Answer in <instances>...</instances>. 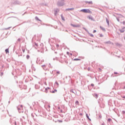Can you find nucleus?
Instances as JSON below:
<instances>
[{
    "mask_svg": "<svg viewBox=\"0 0 125 125\" xmlns=\"http://www.w3.org/2000/svg\"><path fill=\"white\" fill-rule=\"evenodd\" d=\"M64 0H60L58 2V6H63L65 3H64Z\"/></svg>",
    "mask_w": 125,
    "mask_h": 125,
    "instance_id": "1",
    "label": "nucleus"
},
{
    "mask_svg": "<svg viewBox=\"0 0 125 125\" xmlns=\"http://www.w3.org/2000/svg\"><path fill=\"white\" fill-rule=\"evenodd\" d=\"M81 11L84 12V13H91V11L89 9H83L81 10Z\"/></svg>",
    "mask_w": 125,
    "mask_h": 125,
    "instance_id": "2",
    "label": "nucleus"
},
{
    "mask_svg": "<svg viewBox=\"0 0 125 125\" xmlns=\"http://www.w3.org/2000/svg\"><path fill=\"white\" fill-rule=\"evenodd\" d=\"M44 60H42L41 61V60L39 58H37V60L36 61V63L37 64H42V62H44Z\"/></svg>",
    "mask_w": 125,
    "mask_h": 125,
    "instance_id": "3",
    "label": "nucleus"
},
{
    "mask_svg": "<svg viewBox=\"0 0 125 125\" xmlns=\"http://www.w3.org/2000/svg\"><path fill=\"white\" fill-rule=\"evenodd\" d=\"M10 123L13 125H19V123L16 121H10Z\"/></svg>",
    "mask_w": 125,
    "mask_h": 125,
    "instance_id": "4",
    "label": "nucleus"
},
{
    "mask_svg": "<svg viewBox=\"0 0 125 125\" xmlns=\"http://www.w3.org/2000/svg\"><path fill=\"white\" fill-rule=\"evenodd\" d=\"M41 66L44 71H48V68L46 67V65H45V64L42 65Z\"/></svg>",
    "mask_w": 125,
    "mask_h": 125,
    "instance_id": "5",
    "label": "nucleus"
},
{
    "mask_svg": "<svg viewBox=\"0 0 125 125\" xmlns=\"http://www.w3.org/2000/svg\"><path fill=\"white\" fill-rule=\"evenodd\" d=\"M54 72H55L56 76H58V75H60V71L59 70H54Z\"/></svg>",
    "mask_w": 125,
    "mask_h": 125,
    "instance_id": "6",
    "label": "nucleus"
},
{
    "mask_svg": "<svg viewBox=\"0 0 125 125\" xmlns=\"http://www.w3.org/2000/svg\"><path fill=\"white\" fill-rule=\"evenodd\" d=\"M71 26H72V27H74V28H78L79 27H80V25L79 24H71Z\"/></svg>",
    "mask_w": 125,
    "mask_h": 125,
    "instance_id": "7",
    "label": "nucleus"
},
{
    "mask_svg": "<svg viewBox=\"0 0 125 125\" xmlns=\"http://www.w3.org/2000/svg\"><path fill=\"white\" fill-rule=\"evenodd\" d=\"M58 12H59V9H56V10H54V14H55V16H56V15H57Z\"/></svg>",
    "mask_w": 125,
    "mask_h": 125,
    "instance_id": "8",
    "label": "nucleus"
},
{
    "mask_svg": "<svg viewBox=\"0 0 125 125\" xmlns=\"http://www.w3.org/2000/svg\"><path fill=\"white\" fill-rule=\"evenodd\" d=\"M125 27H124L122 29H119L120 33H125Z\"/></svg>",
    "mask_w": 125,
    "mask_h": 125,
    "instance_id": "9",
    "label": "nucleus"
},
{
    "mask_svg": "<svg viewBox=\"0 0 125 125\" xmlns=\"http://www.w3.org/2000/svg\"><path fill=\"white\" fill-rule=\"evenodd\" d=\"M85 3H88L89 4H93V2H92V1H85Z\"/></svg>",
    "mask_w": 125,
    "mask_h": 125,
    "instance_id": "10",
    "label": "nucleus"
},
{
    "mask_svg": "<svg viewBox=\"0 0 125 125\" xmlns=\"http://www.w3.org/2000/svg\"><path fill=\"white\" fill-rule=\"evenodd\" d=\"M55 85L56 87H59V83H58V82H56L55 83Z\"/></svg>",
    "mask_w": 125,
    "mask_h": 125,
    "instance_id": "11",
    "label": "nucleus"
},
{
    "mask_svg": "<svg viewBox=\"0 0 125 125\" xmlns=\"http://www.w3.org/2000/svg\"><path fill=\"white\" fill-rule=\"evenodd\" d=\"M106 23L108 25V26H110V23H109V20L108 19H107V18H106Z\"/></svg>",
    "mask_w": 125,
    "mask_h": 125,
    "instance_id": "12",
    "label": "nucleus"
},
{
    "mask_svg": "<svg viewBox=\"0 0 125 125\" xmlns=\"http://www.w3.org/2000/svg\"><path fill=\"white\" fill-rule=\"evenodd\" d=\"M105 43H106V44H114L113 43H112V42H111L110 41H107V42H105Z\"/></svg>",
    "mask_w": 125,
    "mask_h": 125,
    "instance_id": "13",
    "label": "nucleus"
},
{
    "mask_svg": "<svg viewBox=\"0 0 125 125\" xmlns=\"http://www.w3.org/2000/svg\"><path fill=\"white\" fill-rule=\"evenodd\" d=\"M15 4H21V2L19 1H15Z\"/></svg>",
    "mask_w": 125,
    "mask_h": 125,
    "instance_id": "14",
    "label": "nucleus"
},
{
    "mask_svg": "<svg viewBox=\"0 0 125 125\" xmlns=\"http://www.w3.org/2000/svg\"><path fill=\"white\" fill-rule=\"evenodd\" d=\"M35 20H36L37 21H40V22H42V20H40L38 17H35Z\"/></svg>",
    "mask_w": 125,
    "mask_h": 125,
    "instance_id": "15",
    "label": "nucleus"
},
{
    "mask_svg": "<svg viewBox=\"0 0 125 125\" xmlns=\"http://www.w3.org/2000/svg\"><path fill=\"white\" fill-rule=\"evenodd\" d=\"M88 19H90V20L93 21V17L91 16H89L88 17Z\"/></svg>",
    "mask_w": 125,
    "mask_h": 125,
    "instance_id": "16",
    "label": "nucleus"
},
{
    "mask_svg": "<svg viewBox=\"0 0 125 125\" xmlns=\"http://www.w3.org/2000/svg\"><path fill=\"white\" fill-rule=\"evenodd\" d=\"M61 17L62 20L63 21H65V19H64V17L63 16V15H62V14H61Z\"/></svg>",
    "mask_w": 125,
    "mask_h": 125,
    "instance_id": "17",
    "label": "nucleus"
},
{
    "mask_svg": "<svg viewBox=\"0 0 125 125\" xmlns=\"http://www.w3.org/2000/svg\"><path fill=\"white\" fill-rule=\"evenodd\" d=\"M17 108H18V110L19 113H21L22 112V111H21V110L22 109L21 108H20V107H18Z\"/></svg>",
    "mask_w": 125,
    "mask_h": 125,
    "instance_id": "18",
    "label": "nucleus"
},
{
    "mask_svg": "<svg viewBox=\"0 0 125 125\" xmlns=\"http://www.w3.org/2000/svg\"><path fill=\"white\" fill-rule=\"evenodd\" d=\"M74 8H67L65 10L67 11V10H74Z\"/></svg>",
    "mask_w": 125,
    "mask_h": 125,
    "instance_id": "19",
    "label": "nucleus"
},
{
    "mask_svg": "<svg viewBox=\"0 0 125 125\" xmlns=\"http://www.w3.org/2000/svg\"><path fill=\"white\" fill-rule=\"evenodd\" d=\"M6 54L9 53V50L8 49H6L5 50Z\"/></svg>",
    "mask_w": 125,
    "mask_h": 125,
    "instance_id": "20",
    "label": "nucleus"
},
{
    "mask_svg": "<svg viewBox=\"0 0 125 125\" xmlns=\"http://www.w3.org/2000/svg\"><path fill=\"white\" fill-rule=\"evenodd\" d=\"M86 117L87 118H88V120H89V121H91V120L89 118V116H88V114H86Z\"/></svg>",
    "mask_w": 125,
    "mask_h": 125,
    "instance_id": "21",
    "label": "nucleus"
},
{
    "mask_svg": "<svg viewBox=\"0 0 125 125\" xmlns=\"http://www.w3.org/2000/svg\"><path fill=\"white\" fill-rule=\"evenodd\" d=\"M94 96L95 98H98V95L97 94H94Z\"/></svg>",
    "mask_w": 125,
    "mask_h": 125,
    "instance_id": "22",
    "label": "nucleus"
},
{
    "mask_svg": "<svg viewBox=\"0 0 125 125\" xmlns=\"http://www.w3.org/2000/svg\"><path fill=\"white\" fill-rule=\"evenodd\" d=\"M31 67H32V70H33L34 71H35L36 68H35V67H34V64H32Z\"/></svg>",
    "mask_w": 125,
    "mask_h": 125,
    "instance_id": "23",
    "label": "nucleus"
},
{
    "mask_svg": "<svg viewBox=\"0 0 125 125\" xmlns=\"http://www.w3.org/2000/svg\"><path fill=\"white\" fill-rule=\"evenodd\" d=\"M116 45H117V46H121V44H120L119 43H115Z\"/></svg>",
    "mask_w": 125,
    "mask_h": 125,
    "instance_id": "24",
    "label": "nucleus"
},
{
    "mask_svg": "<svg viewBox=\"0 0 125 125\" xmlns=\"http://www.w3.org/2000/svg\"><path fill=\"white\" fill-rule=\"evenodd\" d=\"M100 28H101V29H102L103 31H106V30L105 29V28H104L103 27L100 26Z\"/></svg>",
    "mask_w": 125,
    "mask_h": 125,
    "instance_id": "25",
    "label": "nucleus"
},
{
    "mask_svg": "<svg viewBox=\"0 0 125 125\" xmlns=\"http://www.w3.org/2000/svg\"><path fill=\"white\" fill-rule=\"evenodd\" d=\"M74 61H81V59H74Z\"/></svg>",
    "mask_w": 125,
    "mask_h": 125,
    "instance_id": "26",
    "label": "nucleus"
},
{
    "mask_svg": "<svg viewBox=\"0 0 125 125\" xmlns=\"http://www.w3.org/2000/svg\"><path fill=\"white\" fill-rule=\"evenodd\" d=\"M30 59V56L29 55H26V59Z\"/></svg>",
    "mask_w": 125,
    "mask_h": 125,
    "instance_id": "27",
    "label": "nucleus"
},
{
    "mask_svg": "<svg viewBox=\"0 0 125 125\" xmlns=\"http://www.w3.org/2000/svg\"><path fill=\"white\" fill-rule=\"evenodd\" d=\"M89 35L90 37H92V38H93V37H94V35H93V34H89Z\"/></svg>",
    "mask_w": 125,
    "mask_h": 125,
    "instance_id": "28",
    "label": "nucleus"
},
{
    "mask_svg": "<svg viewBox=\"0 0 125 125\" xmlns=\"http://www.w3.org/2000/svg\"><path fill=\"white\" fill-rule=\"evenodd\" d=\"M70 92H72V93H75V92H74V90L73 89H71L70 90Z\"/></svg>",
    "mask_w": 125,
    "mask_h": 125,
    "instance_id": "29",
    "label": "nucleus"
},
{
    "mask_svg": "<svg viewBox=\"0 0 125 125\" xmlns=\"http://www.w3.org/2000/svg\"><path fill=\"white\" fill-rule=\"evenodd\" d=\"M99 118H100V119H101L102 118V115H101V114H99Z\"/></svg>",
    "mask_w": 125,
    "mask_h": 125,
    "instance_id": "30",
    "label": "nucleus"
},
{
    "mask_svg": "<svg viewBox=\"0 0 125 125\" xmlns=\"http://www.w3.org/2000/svg\"><path fill=\"white\" fill-rule=\"evenodd\" d=\"M24 89H27V86L24 85L23 87Z\"/></svg>",
    "mask_w": 125,
    "mask_h": 125,
    "instance_id": "31",
    "label": "nucleus"
},
{
    "mask_svg": "<svg viewBox=\"0 0 125 125\" xmlns=\"http://www.w3.org/2000/svg\"><path fill=\"white\" fill-rule=\"evenodd\" d=\"M50 91V92H51V93H55V92L54 91V90Z\"/></svg>",
    "mask_w": 125,
    "mask_h": 125,
    "instance_id": "32",
    "label": "nucleus"
},
{
    "mask_svg": "<svg viewBox=\"0 0 125 125\" xmlns=\"http://www.w3.org/2000/svg\"><path fill=\"white\" fill-rule=\"evenodd\" d=\"M100 38H103V35H102V34H100Z\"/></svg>",
    "mask_w": 125,
    "mask_h": 125,
    "instance_id": "33",
    "label": "nucleus"
},
{
    "mask_svg": "<svg viewBox=\"0 0 125 125\" xmlns=\"http://www.w3.org/2000/svg\"><path fill=\"white\" fill-rule=\"evenodd\" d=\"M108 121L109 122H111V121H112V119H111V118H109V119H108Z\"/></svg>",
    "mask_w": 125,
    "mask_h": 125,
    "instance_id": "34",
    "label": "nucleus"
},
{
    "mask_svg": "<svg viewBox=\"0 0 125 125\" xmlns=\"http://www.w3.org/2000/svg\"><path fill=\"white\" fill-rule=\"evenodd\" d=\"M59 123H63L62 120H59Z\"/></svg>",
    "mask_w": 125,
    "mask_h": 125,
    "instance_id": "35",
    "label": "nucleus"
},
{
    "mask_svg": "<svg viewBox=\"0 0 125 125\" xmlns=\"http://www.w3.org/2000/svg\"><path fill=\"white\" fill-rule=\"evenodd\" d=\"M20 41H21V38H19L18 39V42H20Z\"/></svg>",
    "mask_w": 125,
    "mask_h": 125,
    "instance_id": "36",
    "label": "nucleus"
},
{
    "mask_svg": "<svg viewBox=\"0 0 125 125\" xmlns=\"http://www.w3.org/2000/svg\"><path fill=\"white\" fill-rule=\"evenodd\" d=\"M22 52L24 53V52H25V49H22Z\"/></svg>",
    "mask_w": 125,
    "mask_h": 125,
    "instance_id": "37",
    "label": "nucleus"
},
{
    "mask_svg": "<svg viewBox=\"0 0 125 125\" xmlns=\"http://www.w3.org/2000/svg\"><path fill=\"white\" fill-rule=\"evenodd\" d=\"M91 86H94V84L91 83Z\"/></svg>",
    "mask_w": 125,
    "mask_h": 125,
    "instance_id": "38",
    "label": "nucleus"
},
{
    "mask_svg": "<svg viewBox=\"0 0 125 125\" xmlns=\"http://www.w3.org/2000/svg\"><path fill=\"white\" fill-rule=\"evenodd\" d=\"M125 111H122V114H123V115H124V114H125Z\"/></svg>",
    "mask_w": 125,
    "mask_h": 125,
    "instance_id": "39",
    "label": "nucleus"
},
{
    "mask_svg": "<svg viewBox=\"0 0 125 125\" xmlns=\"http://www.w3.org/2000/svg\"><path fill=\"white\" fill-rule=\"evenodd\" d=\"M35 45H36V46H38V43H37L36 42L35 43Z\"/></svg>",
    "mask_w": 125,
    "mask_h": 125,
    "instance_id": "40",
    "label": "nucleus"
},
{
    "mask_svg": "<svg viewBox=\"0 0 125 125\" xmlns=\"http://www.w3.org/2000/svg\"><path fill=\"white\" fill-rule=\"evenodd\" d=\"M54 91L55 92H57V89H55L54 90Z\"/></svg>",
    "mask_w": 125,
    "mask_h": 125,
    "instance_id": "41",
    "label": "nucleus"
},
{
    "mask_svg": "<svg viewBox=\"0 0 125 125\" xmlns=\"http://www.w3.org/2000/svg\"><path fill=\"white\" fill-rule=\"evenodd\" d=\"M87 70H88V71H90V67H88V68H87Z\"/></svg>",
    "mask_w": 125,
    "mask_h": 125,
    "instance_id": "42",
    "label": "nucleus"
},
{
    "mask_svg": "<svg viewBox=\"0 0 125 125\" xmlns=\"http://www.w3.org/2000/svg\"><path fill=\"white\" fill-rule=\"evenodd\" d=\"M93 33H96V30H94V31H93Z\"/></svg>",
    "mask_w": 125,
    "mask_h": 125,
    "instance_id": "43",
    "label": "nucleus"
},
{
    "mask_svg": "<svg viewBox=\"0 0 125 125\" xmlns=\"http://www.w3.org/2000/svg\"><path fill=\"white\" fill-rule=\"evenodd\" d=\"M20 107H21V108L22 109V108H23V105H20Z\"/></svg>",
    "mask_w": 125,
    "mask_h": 125,
    "instance_id": "44",
    "label": "nucleus"
},
{
    "mask_svg": "<svg viewBox=\"0 0 125 125\" xmlns=\"http://www.w3.org/2000/svg\"><path fill=\"white\" fill-rule=\"evenodd\" d=\"M1 76H3V72L1 73Z\"/></svg>",
    "mask_w": 125,
    "mask_h": 125,
    "instance_id": "45",
    "label": "nucleus"
},
{
    "mask_svg": "<svg viewBox=\"0 0 125 125\" xmlns=\"http://www.w3.org/2000/svg\"><path fill=\"white\" fill-rule=\"evenodd\" d=\"M123 25H125V21H124L123 22Z\"/></svg>",
    "mask_w": 125,
    "mask_h": 125,
    "instance_id": "46",
    "label": "nucleus"
},
{
    "mask_svg": "<svg viewBox=\"0 0 125 125\" xmlns=\"http://www.w3.org/2000/svg\"><path fill=\"white\" fill-rule=\"evenodd\" d=\"M122 84H124V85H125V82H123V83H122Z\"/></svg>",
    "mask_w": 125,
    "mask_h": 125,
    "instance_id": "47",
    "label": "nucleus"
},
{
    "mask_svg": "<svg viewBox=\"0 0 125 125\" xmlns=\"http://www.w3.org/2000/svg\"><path fill=\"white\" fill-rule=\"evenodd\" d=\"M114 74H115V75H117V74H118V72H114Z\"/></svg>",
    "mask_w": 125,
    "mask_h": 125,
    "instance_id": "48",
    "label": "nucleus"
},
{
    "mask_svg": "<svg viewBox=\"0 0 125 125\" xmlns=\"http://www.w3.org/2000/svg\"><path fill=\"white\" fill-rule=\"evenodd\" d=\"M56 46H57V47H59V45L57 44V45H56Z\"/></svg>",
    "mask_w": 125,
    "mask_h": 125,
    "instance_id": "49",
    "label": "nucleus"
},
{
    "mask_svg": "<svg viewBox=\"0 0 125 125\" xmlns=\"http://www.w3.org/2000/svg\"><path fill=\"white\" fill-rule=\"evenodd\" d=\"M45 92H46V93H48V91L46 90V91H45Z\"/></svg>",
    "mask_w": 125,
    "mask_h": 125,
    "instance_id": "50",
    "label": "nucleus"
},
{
    "mask_svg": "<svg viewBox=\"0 0 125 125\" xmlns=\"http://www.w3.org/2000/svg\"><path fill=\"white\" fill-rule=\"evenodd\" d=\"M123 89H125V86H124L123 88H122Z\"/></svg>",
    "mask_w": 125,
    "mask_h": 125,
    "instance_id": "51",
    "label": "nucleus"
},
{
    "mask_svg": "<svg viewBox=\"0 0 125 125\" xmlns=\"http://www.w3.org/2000/svg\"><path fill=\"white\" fill-rule=\"evenodd\" d=\"M33 105H35V104H36V103H33Z\"/></svg>",
    "mask_w": 125,
    "mask_h": 125,
    "instance_id": "52",
    "label": "nucleus"
},
{
    "mask_svg": "<svg viewBox=\"0 0 125 125\" xmlns=\"http://www.w3.org/2000/svg\"><path fill=\"white\" fill-rule=\"evenodd\" d=\"M122 98L125 99V96H123V97H122Z\"/></svg>",
    "mask_w": 125,
    "mask_h": 125,
    "instance_id": "53",
    "label": "nucleus"
},
{
    "mask_svg": "<svg viewBox=\"0 0 125 125\" xmlns=\"http://www.w3.org/2000/svg\"><path fill=\"white\" fill-rule=\"evenodd\" d=\"M117 21H118V22H120V20L119 19H117Z\"/></svg>",
    "mask_w": 125,
    "mask_h": 125,
    "instance_id": "54",
    "label": "nucleus"
},
{
    "mask_svg": "<svg viewBox=\"0 0 125 125\" xmlns=\"http://www.w3.org/2000/svg\"><path fill=\"white\" fill-rule=\"evenodd\" d=\"M47 89H50V88H49V87H47Z\"/></svg>",
    "mask_w": 125,
    "mask_h": 125,
    "instance_id": "55",
    "label": "nucleus"
},
{
    "mask_svg": "<svg viewBox=\"0 0 125 125\" xmlns=\"http://www.w3.org/2000/svg\"><path fill=\"white\" fill-rule=\"evenodd\" d=\"M48 90L47 88H45V90L46 91V90Z\"/></svg>",
    "mask_w": 125,
    "mask_h": 125,
    "instance_id": "56",
    "label": "nucleus"
},
{
    "mask_svg": "<svg viewBox=\"0 0 125 125\" xmlns=\"http://www.w3.org/2000/svg\"><path fill=\"white\" fill-rule=\"evenodd\" d=\"M58 109H59V110H60V109H61L60 107H58Z\"/></svg>",
    "mask_w": 125,
    "mask_h": 125,
    "instance_id": "57",
    "label": "nucleus"
},
{
    "mask_svg": "<svg viewBox=\"0 0 125 125\" xmlns=\"http://www.w3.org/2000/svg\"><path fill=\"white\" fill-rule=\"evenodd\" d=\"M99 69L100 70V71H101V70H102L101 68H99Z\"/></svg>",
    "mask_w": 125,
    "mask_h": 125,
    "instance_id": "58",
    "label": "nucleus"
},
{
    "mask_svg": "<svg viewBox=\"0 0 125 125\" xmlns=\"http://www.w3.org/2000/svg\"><path fill=\"white\" fill-rule=\"evenodd\" d=\"M19 56H22V54H21L20 55H19Z\"/></svg>",
    "mask_w": 125,
    "mask_h": 125,
    "instance_id": "59",
    "label": "nucleus"
},
{
    "mask_svg": "<svg viewBox=\"0 0 125 125\" xmlns=\"http://www.w3.org/2000/svg\"><path fill=\"white\" fill-rule=\"evenodd\" d=\"M48 107L49 108H50V105H48Z\"/></svg>",
    "mask_w": 125,
    "mask_h": 125,
    "instance_id": "60",
    "label": "nucleus"
},
{
    "mask_svg": "<svg viewBox=\"0 0 125 125\" xmlns=\"http://www.w3.org/2000/svg\"><path fill=\"white\" fill-rule=\"evenodd\" d=\"M102 125H104V123L102 124Z\"/></svg>",
    "mask_w": 125,
    "mask_h": 125,
    "instance_id": "61",
    "label": "nucleus"
},
{
    "mask_svg": "<svg viewBox=\"0 0 125 125\" xmlns=\"http://www.w3.org/2000/svg\"><path fill=\"white\" fill-rule=\"evenodd\" d=\"M76 102H77V103H79V101H78Z\"/></svg>",
    "mask_w": 125,
    "mask_h": 125,
    "instance_id": "62",
    "label": "nucleus"
},
{
    "mask_svg": "<svg viewBox=\"0 0 125 125\" xmlns=\"http://www.w3.org/2000/svg\"><path fill=\"white\" fill-rule=\"evenodd\" d=\"M61 113H62V110H61Z\"/></svg>",
    "mask_w": 125,
    "mask_h": 125,
    "instance_id": "63",
    "label": "nucleus"
},
{
    "mask_svg": "<svg viewBox=\"0 0 125 125\" xmlns=\"http://www.w3.org/2000/svg\"><path fill=\"white\" fill-rule=\"evenodd\" d=\"M50 65V63L49 64V66Z\"/></svg>",
    "mask_w": 125,
    "mask_h": 125,
    "instance_id": "64",
    "label": "nucleus"
}]
</instances>
